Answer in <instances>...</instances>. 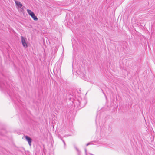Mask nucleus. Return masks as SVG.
<instances>
[{
	"label": "nucleus",
	"instance_id": "1",
	"mask_svg": "<svg viewBox=\"0 0 155 155\" xmlns=\"http://www.w3.org/2000/svg\"><path fill=\"white\" fill-rule=\"evenodd\" d=\"M28 13L35 21H37L38 18L35 15V14L31 10H27Z\"/></svg>",
	"mask_w": 155,
	"mask_h": 155
},
{
	"label": "nucleus",
	"instance_id": "2",
	"mask_svg": "<svg viewBox=\"0 0 155 155\" xmlns=\"http://www.w3.org/2000/svg\"><path fill=\"white\" fill-rule=\"evenodd\" d=\"M26 38L24 37L23 36H21V41L22 44L23 46L25 48L28 47L27 44L26 42Z\"/></svg>",
	"mask_w": 155,
	"mask_h": 155
},
{
	"label": "nucleus",
	"instance_id": "3",
	"mask_svg": "<svg viewBox=\"0 0 155 155\" xmlns=\"http://www.w3.org/2000/svg\"><path fill=\"white\" fill-rule=\"evenodd\" d=\"M15 3L16 6L17 8H20L22 10L24 9L23 6L20 2L15 0Z\"/></svg>",
	"mask_w": 155,
	"mask_h": 155
},
{
	"label": "nucleus",
	"instance_id": "4",
	"mask_svg": "<svg viewBox=\"0 0 155 155\" xmlns=\"http://www.w3.org/2000/svg\"><path fill=\"white\" fill-rule=\"evenodd\" d=\"M25 137L27 141L28 142L29 145L30 146H31L32 140L29 137L27 136H25Z\"/></svg>",
	"mask_w": 155,
	"mask_h": 155
},
{
	"label": "nucleus",
	"instance_id": "5",
	"mask_svg": "<svg viewBox=\"0 0 155 155\" xmlns=\"http://www.w3.org/2000/svg\"><path fill=\"white\" fill-rule=\"evenodd\" d=\"M89 143L87 144H86V146H88V145H89Z\"/></svg>",
	"mask_w": 155,
	"mask_h": 155
},
{
	"label": "nucleus",
	"instance_id": "6",
	"mask_svg": "<svg viewBox=\"0 0 155 155\" xmlns=\"http://www.w3.org/2000/svg\"><path fill=\"white\" fill-rule=\"evenodd\" d=\"M63 142H64V144H65V143L64 141V140H63Z\"/></svg>",
	"mask_w": 155,
	"mask_h": 155
}]
</instances>
